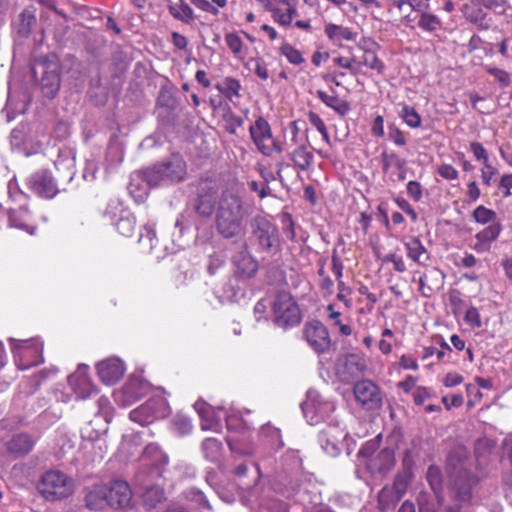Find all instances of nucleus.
I'll return each instance as SVG.
<instances>
[{
	"label": "nucleus",
	"instance_id": "nucleus-19",
	"mask_svg": "<svg viewBox=\"0 0 512 512\" xmlns=\"http://www.w3.org/2000/svg\"><path fill=\"white\" fill-rule=\"evenodd\" d=\"M88 370L87 365H79L78 369L68 378L69 385L81 399H86L96 392V387L88 375Z\"/></svg>",
	"mask_w": 512,
	"mask_h": 512
},
{
	"label": "nucleus",
	"instance_id": "nucleus-20",
	"mask_svg": "<svg viewBox=\"0 0 512 512\" xmlns=\"http://www.w3.org/2000/svg\"><path fill=\"white\" fill-rule=\"evenodd\" d=\"M194 408L202 420L201 428L203 430H212L215 432L220 431V422L222 418L221 413H223L222 408H219L216 411L213 407L204 401H196Z\"/></svg>",
	"mask_w": 512,
	"mask_h": 512
},
{
	"label": "nucleus",
	"instance_id": "nucleus-11",
	"mask_svg": "<svg viewBox=\"0 0 512 512\" xmlns=\"http://www.w3.org/2000/svg\"><path fill=\"white\" fill-rule=\"evenodd\" d=\"M169 412L167 401L161 397H153L138 408L132 410L129 414L133 422L144 426L152 423L154 420L165 417Z\"/></svg>",
	"mask_w": 512,
	"mask_h": 512
},
{
	"label": "nucleus",
	"instance_id": "nucleus-12",
	"mask_svg": "<svg viewBox=\"0 0 512 512\" xmlns=\"http://www.w3.org/2000/svg\"><path fill=\"white\" fill-rule=\"evenodd\" d=\"M410 477L407 472L399 473L391 486H384L378 494V507L382 512L393 509L406 493Z\"/></svg>",
	"mask_w": 512,
	"mask_h": 512
},
{
	"label": "nucleus",
	"instance_id": "nucleus-26",
	"mask_svg": "<svg viewBox=\"0 0 512 512\" xmlns=\"http://www.w3.org/2000/svg\"><path fill=\"white\" fill-rule=\"evenodd\" d=\"M324 33L327 38L338 47H342L344 41H356L358 36L357 32L353 29L334 23L325 24Z\"/></svg>",
	"mask_w": 512,
	"mask_h": 512
},
{
	"label": "nucleus",
	"instance_id": "nucleus-34",
	"mask_svg": "<svg viewBox=\"0 0 512 512\" xmlns=\"http://www.w3.org/2000/svg\"><path fill=\"white\" fill-rule=\"evenodd\" d=\"M294 166L301 171H307L312 165L313 153L305 145H299L290 154Z\"/></svg>",
	"mask_w": 512,
	"mask_h": 512
},
{
	"label": "nucleus",
	"instance_id": "nucleus-41",
	"mask_svg": "<svg viewBox=\"0 0 512 512\" xmlns=\"http://www.w3.org/2000/svg\"><path fill=\"white\" fill-rule=\"evenodd\" d=\"M473 218L474 220L482 225L485 224H493V223H500L497 218V214L495 211L486 208L483 205H480L475 208L473 211Z\"/></svg>",
	"mask_w": 512,
	"mask_h": 512
},
{
	"label": "nucleus",
	"instance_id": "nucleus-42",
	"mask_svg": "<svg viewBox=\"0 0 512 512\" xmlns=\"http://www.w3.org/2000/svg\"><path fill=\"white\" fill-rule=\"evenodd\" d=\"M221 442L215 438H207L202 442L204 456L210 461H216L220 456Z\"/></svg>",
	"mask_w": 512,
	"mask_h": 512
},
{
	"label": "nucleus",
	"instance_id": "nucleus-10",
	"mask_svg": "<svg viewBox=\"0 0 512 512\" xmlns=\"http://www.w3.org/2000/svg\"><path fill=\"white\" fill-rule=\"evenodd\" d=\"M104 216L121 235L130 237L133 234L136 224L135 217L123 206L121 201L117 199L110 200Z\"/></svg>",
	"mask_w": 512,
	"mask_h": 512
},
{
	"label": "nucleus",
	"instance_id": "nucleus-60",
	"mask_svg": "<svg viewBox=\"0 0 512 512\" xmlns=\"http://www.w3.org/2000/svg\"><path fill=\"white\" fill-rule=\"evenodd\" d=\"M250 64L253 65L252 71L262 80H267L269 77L266 64L260 59H251Z\"/></svg>",
	"mask_w": 512,
	"mask_h": 512
},
{
	"label": "nucleus",
	"instance_id": "nucleus-54",
	"mask_svg": "<svg viewBox=\"0 0 512 512\" xmlns=\"http://www.w3.org/2000/svg\"><path fill=\"white\" fill-rule=\"evenodd\" d=\"M308 120L309 123L317 129V131L322 135L323 139L326 142H329V134L326 128V125L324 121L321 119V117L316 114L315 112L310 111L308 113Z\"/></svg>",
	"mask_w": 512,
	"mask_h": 512
},
{
	"label": "nucleus",
	"instance_id": "nucleus-21",
	"mask_svg": "<svg viewBox=\"0 0 512 512\" xmlns=\"http://www.w3.org/2000/svg\"><path fill=\"white\" fill-rule=\"evenodd\" d=\"M107 483L94 484L85 489V505L90 510H103L109 507Z\"/></svg>",
	"mask_w": 512,
	"mask_h": 512
},
{
	"label": "nucleus",
	"instance_id": "nucleus-36",
	"mask_svg": "<svg viewBox=\"0 0 512 512\" xmlns=\"http://www.w3.org/2000/svg\"><path fill=\"white\" fill-rule=\"evenodd\" d=\"M143 459L158 469H162L168 464V456L155 443H150L145 447Z\"/></svg>",
	"mask_w": 512,
	"mask_h": 512
},
{
	"label": "nucleus",
	"instance_id": "nucleus-44",
	"mask_svg": "<svg viewBox=\"0 0 512 512\" xmlns=\"http://www.w3.org/2000/svg\"><path fill=\"white\" fill-rule=\"evenodd\" d=\"M145 252H151L156 242V233L151 226H145L138 239Z\"/></svg>",
	"mask_w": 512,
	"mask_h": 512
},
{
	"label": "nucleus",
	"instance_id": "nucleus-7",
	"mask_svg": "<svg viewBox=\"0 0 512 512\" xmlns=\"http://www.w3.org/2000/svg\"><path fill=\"white\" fill-rule=\"evenodd\" d=\"M273 315L276 325L288 328L301 322V312L298 304L288 292H279L273 301Z\"/></svg>",
	"mask_w": 512,
	"mask_h": 512
},
{
	"label": "nucleus",
	"instance_id": "nucleus-57",
	"mask_svg": "<svg viewBox=\"0 0 512 512\" xmlns=\"http://www.w3.org/2000/svg\"><path fill=\"white\" fill-rule=\"evenodd\" d=\"M466 393L468 396V407H474L483 397L481 391L473 384L466 385Z\"/></svg>",
	"mask_w": 512,
	"mask_h": 512
},
{
	"label": "nucleus",
	"instance_id": "nucleus-27",
	"mask_svg": "<svg viewBox=\"0 0 512 512\" xmlns=\"http://www.w3.org/2000/svg\"><path fill=\"white\" fill-rule=\"evenodd\" d=\"M443 275L440 270L433 268L424 273L419 279V290L425 297H429L441 287Z\"/></svg>",
	"mask_w": 512,
	"mask_h": 512
},
{
	"label": "nucleus",
	"instance_id": "nucleus-61",
	"mask_svg": "<svg viewBox=\"0 0 512 512\" xmlns=\"http://www.w3.org/2000/svg\"><path fill=\"white\" fill-rule=\"evenodd\" d=\"M503 197H509L512 195V173L502 175L499 185Z\"/></svg>",
	"mask_w": 512,
	"mask_h": 512
},
{
	"label": "nucleus",
	"instance_id": "nucleus-2",
	"mask_svg": "<svg viewBox=\"0 0 512 512\" xmlns=\"http://www.w3.org/2000/svg\"><path fill=\"white\" fill-rule=\"evenodd\" d=\"M454 458H448V469L450 474V494L455 506H449L444 512H460V504H468L472 499V488L477 484L478 479L472 475L461 463L459 467L454 466Z\"/></svg>",
	"mask_w": 512,
	"mask_h": 512
},
{
	"label": "nucleus",
	"instance_id": "nucleus-43",
	"mask_svg": "<svg viewBox=\"0 0 512 512\" xmlns=\"http://www.w3.org/2000/svg\"><path fill=\"white\" fill-rule=\"evenodd\" d=\"M215 198L213 194L201 195L196 204V211L204 217L210 216L214 211Z\"/></svg>",
	"mask_w": 512,
	"mask_h": 512
},
{
	"label": "nucleus",
	"instance_id": "nucleus-59",
	"mask_svg": "<svg viewBox=\"0 0 512 512\" xmlns=\"http://www.w3.org/2000/svg\"><path fill=\"white\" fill-rule=\"evenodd\" d=\"M470 151L477 160L483 161L485 165L486 163H489L488 153L481 143L472 142L470 144Z\"/></svg>",
	"mask_w": 512,
	"mask_h": 512
},
{
	"label": "nucleus",
	"instance_id": "nucleus-58",
	"mask_svg": "<svg viewBox=\"0 0 512 512\" xmlns=\"http://www.w3.org/2000/svg\"><path fill=\"white\" fill-rule=\"evenodd\" d=\"M437 172L442 178L450 181L458 179L459 176L458 171L452 165L446 163L439 165Z\"/></svg>",
	"mask_w": 512,
	"mask_h": 512
},
{
	"label": "nucleus",
	"instance_id": "nucleus-4",
	"mask_svg": "<svg viewBox=\"0 0 512 512\" xmlns=\"http://www.w3.org/2000/svg\"><path fill=\"white\" fill-rule=\"evenodd\" d=\"M37 491L47 501L62 500L73 494L74 481L62 471L48 470L41 475Z\"/></svg>",
	"mask_w": 512,
	"mask_h": 512
},
{
	"label": "nucleus",
	"instance_id": "nucleus-25",
	"mask_svg": "<svg viewBox=\"0 0 512 512\" xmlns=\"http://www.w3.org/2000/svg\"><path fill=\"white\" fill-rule=\"evenodd\" d=\"M461 11L466 20L476 25L481 30H487L490 27V19L483 10L482 4L476 0L465 3Z\"/></svg>",
	"mask_w": 512,
	"mask_h": 512
},
{
	"label": "nucleus",
	"instance_id": "nucleus-56",
	"mask_svg": "<svg viewBox=\"0 0 512 512\" xmlns=\"http://www.w3.org/2000/svg\"><path fill=\"white\" fill-rule=\"evenodd\" d=\"M467 324L473 328H480L482 326L481 316L477 308L470 307L464 317Z\"/></svg>",
	"mask_w": 512,
	"mask_h": 512
},
{
	"label": "nucleus",
	"instance_id": "nucleus-46",
	"mask_svg": "<svg viewBox=\"0 0 512 512\" xmlns=\"http://www.w3.org/2000/svg\"><path fill=\"white\" fill-rule=\"evenodd\" d=\"M225 42L236 58H244L243 41L236 33H227L225 35Z\"/></svg>",
	"mask_w": 512,
	"mask_h": 512
},
{
	"label": "nucleus",
	"instance_id": "nucleus-9",
	"mask_svg": "<svg viewBox=\"0 0 512 512\" xmlns=\"http://www.w3.org/2000/svg\"><path fill=\"white\" fill-rule=\"evenodd\" d=\"M302 411L310 425H316L326 420L335 410L334 402L324 399L314 389L307 392L306 400L302 403Z\"/></svg>",
	"mask_w": 512,
	"mask_h": 512
},
{
	"label": "nucleus",
	"instance_id": "nucleus-28",
	"mask_svg": "<svg viewBox=\"0 0 512 512\" xmlns=\"http://www.w3.org/2000/svg\"><path fill=\"white\" fill-rule=\"evenodd\" d=\"M342 369V379L349 381L363 373L366 369V363L363 357L357 354H349L344 359Z\"/></svg>",
	"mask_w": 512,
	"mask_h": 512
},
{
	"label": "nucleus",
	"instance_id": "nucleus-13",
	"mask_svg": "<svg viewBox=\"0 0 512 512\" xmlns=\"http://www.w3.org/2000/svg\"><path fill=\"white\" fill-rule=\"evenodd\" d=\"M347 434L345 428L339 423L328 424L319 433V442L323 451L330 456L338 455Z\"/></svg>",
	"mask_w": 512,
	"mask_h": 512
},
{
	"label": "nucleus",
	"instance_id": "nucleus-18",
	"mask_svg": "<svg viewBox=\"0 0 512 512\" xmlns=\"http://www.w3.org/2000/svg\"><path fill=\"white\" fill-rule=\"evenodd\" d=\"M97 374L106 385L118 382L124 375L126 367L118 357H109L96 364Z\"/></svg>",
	"mask_w": 512,
	"mask_h": 512
},
{
	"label": "nucleus",
	"instance_id": "nucleus-52",
	"mask_svg": "<svg viewBox=\"0 0 512 512\" xmlns=\"http://www.w3.org/2000/svg\"><path fill=\"white\" fill-rule=\"evenodd\" d=\"M223 119L226 122V130L230 134H235L237 128L241 127L244 123L243 119L235 115L230 109L224 114Z\"/></svg>",
	"mask_w": 512,
	"mask_h": 512
},
{
	"label": "nucleus",
	"instance_id": "nucleus-39",
	"mask_svg": "<svg viewBox=\"0 0 512 512\" xmlns=\"http://www.w3.org/2000/svg\"><path fill=\"white\" fill-rule=\"evenodd\" d=\"M143 503L148 509L155 508L164 499V491L160 486H151L142 493Z\"/></svg>",
	"mask_w": 512,
	"mask_h": 512
},
{
	"label": "nucleus",
	"instance_id": "nucleus-15",
	"mask_svg": "<svg viewBox=\"0 0 512 512\" xmlns=\"http://www.w3.org/2000/svg\"><path fill=\"white\" fill-rule=\"evenodd\" d=\"M304 337L309 346L318 354L329 351L331 347L328 330L319 321H312L305 325Z\"/></svg>",
	"mask_w": 512,
	"mask_h": 512
},
{
	"label": "nucleus",
	"instance_id": "nucleus-22",
	"mask_svg": "<svg viewBox=\"0 0 512 512\" xmlns=\"http://www.w3.org/2000/svg\"><path fill=\"white\" fill-rule=\"evenodd\" d=\"M354 396L359 403L370 408L378 406L382 400L378 387L369 380H362L355 384Z\"/></svg>",
	"mask_w": 512,
	"mask_h": 512
},
{
	"label": "nucleus",
	"instance_id": "nucleus-16",
	"mask_svg": "<svg viewBox=\"0 0 512 512\" xmlns=\"http://www.w3.org/2000/svg\"><path fill=\"white\" fill-rule=\"evenodd\" d=\"M107 487L109 489V508L126 509L130 507L133 491L126 481L115 479L107 483Z\"/></svg>",
	"mask_w": 512,
	"mask_h": 512
},
{
	"label": "nucleus",
	"instance_id": "nucleus-55",
	"mask_svg": "<svg viewBox=\"0 0 512 512\" xmlns=\"http://www.w3.org/2000/svg\"><path fill=\"white\" fill-rule=\"evenodd\" d=\"M226 419V425L228 429H238L241 428L242 425L246 426V423L242 419V415L240 412L230 411L224 413Z\"/></svg>",
	"mask_w": 512,
	"mask_h": 512
},
{
	"label": "nucleus",
	"instance_id": "nucleus-32",
	"mask_svg": "<svg viewBox=\"0 0 512 512\" xmlns=\"http://www.w3.org/2000/svg\"><path fill=\"white\" fill-rule=\"evenodd\" d=\"M35 441L28 434H18L12 437L7 444L8 451L15 455L21 456L29 453L34 447Z\"/></svg>",
	"mask_w": 512,
	"mask_h": 512
},
{
	"label": "nucleus",
	"instance_id": "nucleus-5",
	"mask_svg": "<svg viewBox=\"0 0 512 512\" xmlns=\"http://www.w3.org/2000/svg\"><path fill=\"white\" fill-rule=\"evenodd\" d=\"M14 363L19 370H27L43 362V343L38 339L16 340L9 338Z\"/></svg>",
	"mask_w": 512,
	"mask_h": 512
},
{
	"label": "nucleus",
	"instance_id": "nucleus-29",
	"mask_svg": "<svg viewBox=\"0 0 512 512\" xmlns=\"http://www.w3.org/2000/svg\"><path fill=\"white\" fill-rule=\"evenodd\" d=\"M407 256L419 265H427L430 254L418 237H411L404 243Z\"/></svg>",
	"mask_w": 512,
	"mask_h": 512
},
{
	"label": "nucleus",
	"instance_id": "nucleus-64",
	"mask_svg": "<svg viewBox=\"0 0 512 512\" xmlns=\"http://www.w3.org/2000/svg\"><path fill=\"white\" fill-rule=\"evenodd\" d=\"M442 403L444 404L447 410H450L453 407H460L464 403L463 396L460 394H454L451 397L443 396Z\"/></svg>",
	"mask_w": 512,
	"mask_h": 512
},
{
	"label": "nucleus",
	"instance_id": "nucleus-14",
	"mask_svg": "<svg viewBox=\"0 0 512 512\" xmlns=\"http://www.w3.org/2000/svg\"><path fill=\"white\" fill-rule=\"evenodd\" d=\"M41 69V89L45 96L53 98L60 87V64L55 57L41 62L38 66Z\"/></svg>",
	"mask_w": 512,
	"mask_h": 512
},
{
	"label": "nucleus",
	"instance_id": "nucleus-51",
	"mask_svg": "<svg viewBox=\"0 0 512 512\" xmlns=\"http://www.w3.org/2000/svg\"><path fill=\"white\" fill-rule=\"evenodd\" d=\"M173 429L179 435H186L192 430L191 420L184 415H176L172 421Z\"/></svg>",
	"mask_w": 512,
	"mask_h": 512
},
{
	"label": "nucleus",
	"instance_id": "nucleus-53",
	"mask_svg": "<svg viewBox=\"0 0 512 512\" xmlns=\"http://www.w3.org/2000/svg\"><path fill=\"white\" fill-rule=\"evenodd\" d=\"M281 54L284 55L287 58V60L294 65H299L304 61V58L300 51H298L289 44H284L281 47Z\"/></svg>",
	"mask_w": 512,
	"mask_h": 512
},
{
	"label": "nucleus",
	"instance_id": "nucleus-6",
	"mask_svg": "<svg viewBox=\"0 0 512 512\" xmlns=\"http://www.w3.org/2000/svg\"><path fill=\"white\" fill-rule=\"evenodd\" d=\"M249 133L252 142L262 155L270 157L275 153L283 152L282 144L273 136L270 124L262 116H259L249 127Z\"/></svg>",
	"mask_w": 512,
	"mask_h": 512
},
{
	"label": "nucleus",
	"instance_id": "nucleus-17",
	"mask_svg": "<svg viewBox=\"0 0 512 512\" xmlns=\"http://www.w3.org/2000/svg\"><path fill=\"white\" fill-rule=\"evenodd\" d=\"M28 187L38 196L51 199L59 192L57 184L47 170L32 174L27 180Z\"/></svg>",
	"mask_w": 512,
	"mask_h": 512
},
{
	"label": "nucleus",
	"instance_id": "nucleus-3",
	"mask_svg": "<svg viewBox=\"0 0 512 512\" xmlns=\"http://www.w3.org/2000/svg\"><path fill=\"white\" fill-rule=\"evenodd\" d=\"M8 197L9 201L17 206H10L7 210L9 227L34 234L36 227L32 224L30 213L26 208L28 196L18 188L15 179L8 183Z\"/></svg>",
	"mask_w": 512,
	"mask_h": 512
},
{
	"label": "nucleus",
	"instance_id": "nucleus-49",
	"mask_svg": "<svg viewBox=\"0 0 512 512\" xmlns=\"http://www.w3.org/2000/svg\"><path fill=\"white\" fill-rule=\"evenodd\" d=\"M427 480L436 497L438 498L442 489V477L440 468L437 466H430L427 471Z\"/></svg>",
	"mask_w": 512,
	"mask_h": 512
},
{
	"label": "nucleus",
	"instance_id": "nucleus-37",
	"mask_svg": "<svg viewBox=\"0 0 512 512\" xmlns=\"http://www.w3.org/2000/svg\"><path fill=\"white\" fill-rule=\"evenodd\" d=\"M318 98L341 116H345L349 110V103L336 95H330L324 91H317Z\"/></svg>",
	"mask_w": 512,
	"mask_h": 512
},
{
	"label": "nucleus",
	"instance_id": "nucleus-30",
	"mask_svg": "<svg viewBox=\"0 0 512 512\" xmlns=\"http://www.w3.org/2000/svg\"><path fill=\"white\" fill-rule=\"evenodd\" d=\"M168 11L174 19L185 24L192 23L195 18L193 9L184 0H169Z\"/></svg>",
	"mask_w": 512,
	"mask_h": 512
},
{
	"label": "nucleus",
	"instance_id": "nucleus-63",
	"mask_svg": "<svg viewBox=\"0 0 512 512\" xmlns=\"http://www.w3.org/2000/svg\"><path fill=\"white\" fill-rule=\"evenodd\" d=\"M430 397L431 393L425 387L419 386L413 391V400L416 405H422Z\"/></svg>",
	"mask_w": 512,
	"mask_h": 512
},
{
	"label": "nucleus",
	"instance_id": "nucleus-24",
	"mask_svg": "<svg viewBox=\"0 0 512 512\" xmlns=\"http://www.w3.org/2000/svg\"><path fill=\"white\" fill-rule=\"evenodd\" d=\"M236 272L243 278H252L258 271V262L248 251L244 243L242 249L233 257Z\"/></svg>",
	"mask_w": 512,
	"mask_h": 512
},
{
	"label": "nucleus",
	"instance_id": "nucleus-47",
	"mask_svg": "<svg viewBox=\"0 0 512 512\" xmlns=\"http://www.w3.org/2000/svg\"><path fill=\"white\" fill-rule=\"evenodd\" d=\"M502 231V225L500 223L490 224L488 227L478 232L475 235V239H481L488 243L494 242Z\"/></svg>",
	"mask_w": 512,
	"mask_h": 512
},
{
	"label": "nucleus",
	"instance_id": "nucleus-8",
	"mask_svg": "<svg viewBox=\"0 0 512 512\" xmlns=\"http://www.w3.org/2000/svg\"><path fill=\"white\" fill-rule=\"evenodd\" d=\"M252 234L261 250L274 255L280 249V239L277 226L266 216H256L251 224Z\"/></svg>",
	"mask_w": 512,
	"mask_h": 512
},
{
	"label": "nucleus",
	"instance_id": "nucleus-48",
	"mask_svg": "<svg viewBox=\"0 0 512 512\" xmlns=\"http://www.w3.org/2000/svg\"><path fill=\"white\" fill-rule=\"evenodd\" d=\"M404 122L411 128H418L421 125V117L418 112L409 105H403L400 113Z\"/></svg>",
	"mask_w": 512,
	"mask_h": 512
},
{
	"label": "nucleus",
	"instance_id": "nucleus-35",
	"mask_svg": "<svg viewBox=\"0 0 512 512\" xmlns=\"http://www.w3.org/2000/svg\"><path fill=\"white\" fill-rule=\"evenodd\" d=\"M148 390V383L137 376L130 377L123 387V392L129 400L139 399L145 395Z\"/></svg>",
	"mask_w": 512,
	"mask_h": 512
},
{
	"label": "nucleus",
	"instance_id": "nucleus-38",
	"mask_svg": "<svg viewBox=\"0 0 512 512\" xmlns=\"http://www.w3.org/2000/svg\"><path fill=\"white\" fill-rule=\"evenodd\" d=\"M277 10L279 11L278 13L275 11L270 12L272 13L273 19L282 26H289L297 13L294 3L279 6L277 7Z\"/></svg>",
	"mask_w": 512,
	"mask_h": 512
},
{
	"label": "nucleus",
	"instance_id": "nucleus-33",
	"mask_svg": "<svg viewBox=\"0 0 512 512\" xmlns=\"http://www.w3.org/2000/svg\"><path fill=\"white\" fill-rule=\"evenodd\" d=\"M166 181H180L186 173L184 161L179 157H172L168 162L162 163Z\"/></svg>",
	"mask_w": 512,
	"mask_h": 512
},
{
	"label": "nucleus",
	"instance_id": "nucleus-1",
	"mask_svg": "<svg viewBox=\"0 0 512 512\" xmlns=\"http://www.w3.org/2000/svg\"><path fill=\"white\" fill-rule=\"evenodd\" d=\"M247 211L241 198L224 192L218 202L215 216V229L225 239H236L244 234V219Z\"/></svg>",
	"mask_w": 512,
	"mask_h": 512
},
{
	"label": "nucleus",
	"instance_id": "nucleus-50",
	"mask_svg": "<svg viewBox=\"0 0 512 512\" xmlns=\"http://www.w3.org/2000/svg\"><path fill=\"white\" fill-rule=\"evenodd\" d=\"M241 85L238 80L232 77H226L223 81V87L220 91L229 99L233 100L234 97H239V90Z\"/></svg>",
	"mask_w": 512,
	"mask_h": 512
},
{
	"label": "nucleus",
	"instance_id": "nucleus-31",
	"mask_svg": "<svg viewBox=\"0 0 512 512\" xmlns=\"http://www.w3.org/2000/svg\"><path fill=\"white\" fill-rule=\"evenodd\" d=\"M394 464V451L390 448H385L375 458L370 459L368 465L372 470L385 474L393 468Z\"/></svg>",
	"mask_w": 512,
	"mask_h": 512
},
{
	"label": "nucleus",
	"instance_id": "nucleus-23",
	"mask_svg": "<svg viewBox=\"0 0 512 512\" xmlns=\"http://www.w3.org/2000/svg\"><path fill=\"white\" fill-rule=\"evenodd\" d=\"M138 181H144L146 186L149 188L167 182L163 172L162 164L155 165L154 167L146 169L142 172L134 173L131 176V182L129 185V189L132 194L135 192L134 187L138 185Z\"/></svg>",
	"mask_w": 512,
	"mask_h": 512
},
{
	"label": "nucleus",
	"instance_id": "nucleus-40",
	"mask_svg": "<svg viewBox=\"0 0 512 512\" xmlns=\"http://www.w3.org/2000/svg\"><path fill=\"white\" fill-rule=\"evenodd\" d=\"M418 26L426 32L434 33L441 29L442 23L437 16L423 12L419 17Z\"/></svg>",
	"mask_w": 512,
	"mask_h": 512
},
{
	"label": "nucleus",
	"instance_id": "nucleus-62",
	"mask_svg": "<svg viewBox=\"0 0 512 512\" xmlns=\"http://www.w3.org/2000/svg\"><path fill=\"white\" fill-rule=\"evenodd\" d=\"M380 437L381 435H378L375 439L367 441L359 450V455L363 457H371L378 447Z\"/></svg>",
	"mask_w": 512,
	"mask_h": 512
},
{
	"label": "nucleus",
	"instance_id": "nucleus-45",
	"mask_svg": "<svg viewBox=\"0 0 512 512\" xmlns=\"http://www.w3.org/2000/svg\"><path fill=\"white\" fill-rule=\"evenodd\" d=\"M361 64L377 71L379 74H382L385 69L384 63L372 49H365Z\"/></svg>",
	"mask_w": 512,
	"mask_h": 512
}]
</instances>
